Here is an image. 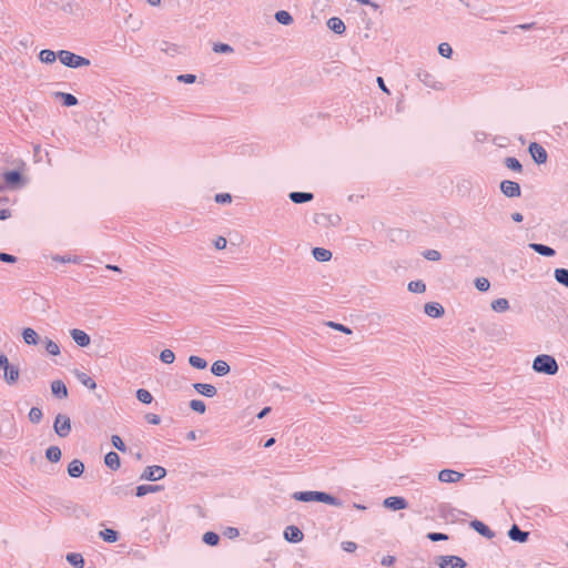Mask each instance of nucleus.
Masks as SVG:
<instances>
[{
  "label": "nucleus",
  "mask_w": 568,
  "mask_h": 568,
  "mask_svg": "<svg viewBox=\"0 0 568 568\" xmlns=\"http://www.w3.org/2000/svg\"><path fill=\"white\" fill-rule=\"evenodd\" d=\"M136 398L143 404H151L153 400L152 394L144 388H140L136 390Z\"/></svg>",
  "instance_id": "42"
},
{
  "label": "nucleus",
  "mask_w": 568,
  "mask_h": 568,
  "mask_svg": "<svg viewBox=\"0 0 568 568\" xmlns=\"http://www.w3.org/2000/svg\"><path fill=\"white\" fill-rule=\"evenodd\" d=\"M196 80V77L194 74H180L178 77V81L179 82H183V83H194Z\"/></svg>",
  "instance_id": "58"
},
{
  "label": "nucleus",
  "mask_w": 568,
  "mask_h": 568,
  "mask_svg": "<svg viewBox=\"0 0 568 568\" xmlns=\"http://www.w3.org/2000/svg\"><path fill=\"white\" fill-rule=\"evenodd\" d=\"M327 27L337 34H343L346 30L345 23L337 17L328 19Z\"/></svg>",
  "instance_id": "22"
},
{
  "label": "nucleus",
  "mask_w": 568,
  "mask_h": 568,
  "mask_svg": "<svg viewBox=\"0 0 568 568\" xmlns=\"http://www.w3.org/2000/svg\"><path fill=\"white\" fill-rule=\"evenodd\" d=\"M99 535H100V537H101L104 541L110 542V544L115 542V541L119 539V534H118V531H115V530H113V529H111V528H106V529H104V530H101V531L99 532Z\"/></svg>",
  "instance_id": "36"
},
{
  "label": "nucleus",
  "mask_w": 568,
  "mask_h": 568,
  "mask_svg": "<svg viewBox=\"0 0 568 568\" xmlns=\"http://www.w3.org/2000/svg\"><path fill=\"white\" fill-rule=\"evenodd\" d=\"M125 22L130 26V28L132 29V31H139L142 27V20L138 19V18H134L132 13H130L126 19H125Z\"/></svg>",
  "instance_id": "45"
},
{
  "label": "nucleus",
  "mask_w": 568,
  "mask_h": 568,
  "mask_svg": "<svg viewBox=\"0 0 568 568\" xmlns=\"http://www.w3.org/2000/svg\"><path fill=\"white\" fill-rule=\"evenodd\" d=\"M70 335L74 343L79 345L80 347H87L90 345L91 338L89 334H87L82 329L73 328L70 331Z\"/></svg>",
  "instance_id": "10"
},
{
  "label": "nucleus",
  "mask_w": 568,
  "mask_h": 568,
  "mask_svg": "<svg viewBox=\"0 0 568 568\" xmlns=\"http://www.w3.org/2000/svg\"><path fill=\"white\" fill-rule=\"evenodd\" d=\"M67 560L70 565H72L75 568L84 567V559L81 554L70 552L67 555Z\"/></svg>",
  "instance_id": "33"
},
{
  "label": "nucleus",
  "mask_w": 568,
  "mask_h": 568,
  "mask_svg": "<svg viewBox=\"0 0 568 568\" xmlns=\"http://www.w3.org/2000/svg\"><path fill=\"white\" fill-rule=\"evenodd\" d=\"M160 50L170 55H175L176 53L180 52L179 47L176 44L170 43L168 41H162L160 43Z\"/></svg>",
  "instance_id": "40"
},
{
  "label": "nucleus",
  "mask_w": 568,
  "mask_h": 568,
  "mask_svg": "<svg viewBox=\"0 0 568 568\" xmlns=\"http://www.w3.org/2000/svg\"><path fill=\"white\" fill-rule=\"evenodd\" d=\"M470 527L474 530H476L478 534H480L481 536H484L488 539H491L495 537V532L480 520L475 519V520L470 521Z\"/></svg>",
  "instance_id": "13"
},
{
  "label": "nucleus",
  "mask_w": 568,
  "mask_h": 568,
  "mask_svg": "<svg viewBox=\"0 0 568 568\" xmlns=\"http://www.w3.org/2000/svg\"><path fill=\"white\" fill-rule=\"evenodd\" d=\"M3 179L8 185L14 186L21 182L22 175L18 171H8L3 174Z\"/></svg>",
  "instance_id": "29"
},
{
  "label": "nucleus",
  "mask_w": 568,
  "mask_h": 568,
  "mask_svg": "<svg viewBox=\"0 0 568 568\" xmlns=\"http://www.w3.org/2000/svg\"><path fill=\"white\" fill-rule=\"evenodd\" d=\"M423 256L428 261H439L442 254L437 250H427L423 253Z\"/></svg>",
  "instance_id": "54"
},
{
  "label": "nucleus",
  "mask_w": 568,
  "mask_h": 568,
  "mask_svg": "<svg viewBox=\"0 0 568 568\" xmlns=\"http://www.w3.org/2000/svg\"><path fill=\"white\" fill-rule=\"evenodd\" d=\"M505 165L513 171L521 172L523 170L520 162L516 158H506Z\"/></svg>",
  "instance_id": "46"
},
{
  "label": "nucleus",
  "mask_w": 568,
  "mask_h": 568,
  "mask_svg": "<svg viewBox=\"0 0 568 568\" xmlns=\"http://www.w3.org/2000/svg\"><path fill=\"white\" fill-rule=\"evenodd\" d=\"M232 201V196L229 193H219L215 195V202L220 204L230 203Z\"/></svg>",
  "instance_id": "57"
},
{
  "label": "nucleus",
  "mask_w": 568,
  "mask_h": 568,
  "mask_svg": "<svg viewBox=\"0 0 568 568\" xmlns=\"http://www.w3.org/2000/svg\"><path fill=\"white\" fill-rule=\"evenodd\" d=\"M394 562H395V557H393V556H385L382 559V565L386 566V567L393 566Z\"/></svg>",
  "instance_id": "64"
},
{
  "label": "nucleus",
  "mask_w": 568,
  "mask_h": 568,
  "mask_svg": "<svg viewBox=\"0 0 568 568\" xmlns=\"http://www.w3.org/2000/svg\"><path fill=\"white\" fill-rule=\"evenodd\" d=\"M189 363L192 367L197 369H204L207 366V362L204 358L196 355H191L189 357Z\"/></svg>",
  "instance_id": "41"
},
{
  "label": "nucleus",
  "mask_w": 568,
  "mask_h": 568,
  "mask_svg": "<svg viewBox=\"0 0 568 568\" xmlns=\"http://www.w3.org/2000/svg\"><path fill=\"white\" fill-rule=\"evenodd\" d=\"M464 477V474L453 470V469H443L438 474V479L442 483H457Z\"/></svg>",
  "instance_id": "11"
},
{
  "label": "nucleus",
  "mask_w": 568,
  "mask_h": 568,
  "mask_svg": "<svg viewBox=\"0 0 568 568\" xmlns=\"http://www.w3.org/2000/svg\"><path fill=\"white\" fill-rule=\"evenodd\" d=\"M203 541L209 546H216L220 541V536L213 531H207L203 535Z\"/></svg>",
  "instance_id": "43"
},
{
  "label": "nucleus",
  "mask_w": 568,
  "mask_h": 568,
  "mask_svg": "<svg viewBox=\"0 0 568 568\" xmlns=\"http://www.w3.org/2000/svg\"><path fill=\"white\" fill-rule=\"evenodd\" d=\"M51 392L58 398H65L68 396V389L65 384L58 379L51 383Z\"/></svg>",
  "instance_id": "20"
},
{
  "label": "nucleus",
  "mask_w": 568,
  "mask_h": 568,
  "mask_svg": "<svg viewBox=\"0 0 568 568\" xmlns=\"http://www.w3.org/2000/svg\"><path fill=\"white\" fill-rule=\"evenodd\" d=\"M162 487L159 486V485H140L136 487V491H135V495L138 497H143L148 494H151V493H156L161 489Z\"/></svg>",
  "instance_id": "31"
},
{
  "label": "nucleus",
  "mask_w": 568,
  "mask_h": 568,
  "mask_svg": "<svg viewBox=\"0 0 568 568\" xmlns=\"http://www.w3.org/2000/svg\"><path fill=\"white\" fill-rule=\"evenodd\" d=\"M407 501L403 497L392 496L384 500V506L392 510H402L407 508Z\"/></svg>",
  "instance_id": "12"
},
{
  "label": "nucleus",
  "mask_w": 568,
  "mask_h": 568,
  "mask_svg": "<svg viewBox=\"0 0 568 568\" xmlns=\"http://www.w3.org/2000/svg\"><path fill=\"white\" fill-rule=\"evenodd\" d=\"M408 290L413 293H424L426 291V285L423 281H412L408 284Z\"/></svg>",
  "instance_id": "47"
},
{
  "label": "nucleus",
  "mask_w": 568,
  "mask_h": 568,
  "mask_svg": "<svg viewBox=\"0 0 568 568\" xmlns=\"http://www.w3.org/2000/svg\"><path fill=\"white\" fill-rule=\"evenodd\" d=\"M84 471V464L80 459H73L68 465V474L72 478H79Z\"/></svg>",
  "instance_id": "19"
},
{
  "label": "nucleus",
  "mask_w": 568,
  "mask_h": 568,
  "mask_svg": "<svg viewBox=\"0 0 568 568\" xmlns=\"http://www.w3.org/2000/svg\"><path fill=\"white\" fill-rule=\"evenodd\" d=\"M226 239L223 236H217L214 241V246L216 250H223L226 247Z\"/></svg>",
  "instance_id": "60"
},
{
  "label": "nucleus",
  "mask_w": 568,
  "mask_h": 568,
  "mask_svg": "<svg viewBox=\"0 0 568 568\" xmlns=\"http://www.w3.org/2000/svg\"><path fill=\"white\" fill-rule=\"evenodd\" d=\"M160 359L165 364H172L175 359V355L171 349H163L160 353Z\"/></svg>",
  "instance_id": "51"
},
{
  "label": "nucleus",
  "mask_w": 568,
  "mask_h": 568,
  "mask_svg": "<svg viewBox=\"0 0 568 568\" xmlns=\"http://www.w3.org/2000/svg\"><path fill=\"white\" fill-rule=\"evenodd\" d=\"M22 337L24 343L28 345H37L40 339L38 333L30 327H27L22 331Z\"/></svg>",
  "instance_id": "24"
},
{
  "label": "nucleus",
  "mask_w": 568,
  "mask_h": 568,
  "mask_svg": "<svg viewBox=\"0 0 568 568\" xmlns=\"http://www.w3.org/2000/svg\"><path fill=\"white\" fill-rule=\"evenodd\" d=\"M0 261L4 262V263H14L17 261V257L11 255V254L1 252L0 253Z\"/></svg>",
  "instance_id": "63"
},
{
  "label": "nucleus",
  "mask_w": 568,
  "mask_h": 568,
  "mask_svg": "<svg viewBox=\"0 0 568 568\" xmlns=\"http://www.w3.org/2000/svg\"><path fill=\"white\" fill-rule=\"evenodd\" d=\"M438 53L444 58H450L453 54V49L448 43L443 42L438 45Z\"/></svg>",
  "instance_id": "53"
},
{
  "label": "nucleus",
  "mask_w": 568,
  "mask_h": 568,
  "mask_svg": "<svg viewBox=\"0 0 568 568\" xmlns=\"http://www.w3.org/2000/svg\"><path fill=\"white\" fill-rule=\"evenodd\" d=\"M61 449L58 446H50L45 450V457L51 463H58L61 459Z\"/></svg>",
  "instance_id": "34"
},
{
  "label": "nucleus",
  "mask_w": 568,
  "mask_h": 568,
  "mask_svg": "<svg viewBox=\"0 0 568 568\" xmlns=\"http://www.w3.org/2000/svg\"><path fill=\"white\" fill-rule=\"evenodd\" d=\"M52 260L55 261V262H61V263H80L81 262V258L77 255L74 256H71V255H68V256H61V255H54L52 256Z\"/></svg>",
  "instance_id": "48"
},
{
  "label": "nucleus",
  "mask_w": 568,
  "mask_h": 568,
  "mask_svg": "<svg viewBox=\"0 0 568 568\" xmlns=\"http://www.w3.org/2000/svg\"><path fill=\"white\" fill-rule=\"evenodd\" d=\"M418 80L426 87L434 90H444V84L435 79V77L426 70H418L416 73Z\"/></svg>",
  "instance_id": "7"
},
{
  "label": "nucleus",
  "mask_w": 568,
  "mask_h": 568,
  "mask_svg": "<svg viewBox=\"0 0 568 568\" xmlns=\"http://www.w3.org/2000/svg\"><path fill=\"white\" fill-rule=\"evenodd\" d=\"M491 310L497 313H504L509 310V302L507 298L500 297L497 300H494L490 304Z\"/></svg>",
  "instance_id": "30"
},
{
  "label": "nucleus",
  "mask_w": 568,
  "mask_h": 568,
  "mask_svg": "<svg viewBox=\"0 0 568 568\" xmlns=\"http://www.w3.org/2000/svg\"><path fill=\"white\" fill-rule=\"evenodd\" d=\"M213 51L216 53H232L234 49L226 43H215L213 45Z\"/></svg>",
  "instance_id": "52"
},
{
  "label": "nucleus",
  "mask_w": 568,
  "mask_h": 568,
  "mask_svg": "<svg viewBox=\"0 0 568 568\" xmlns=\"http://www.w3.org/2000/svg\"><path fill=\"white\" fill-rule=\"evenodd\" d=\"M58 57L61 63L69 68H80L90 65L89 59L78 55L68 50H60L58 52Z\"/></svg>",
  "instance_id": "3"
},
{
  "label": "nucleus",
  "mask_w": 568,
  "mask_h": 568,
  "mask_svg": "<svg viewBox=\"0 0 568 568\" xmlns=\"http://www.w3.org/2000/svg\"><path fill=\"white\" fill-rule=\"evenodd\" d=\"M77 378H78V381L82 385H84L89 389H95L97 388V383L89 375H87L85 373H78L77 374Z\"/></svg>",
  "instance_id": "39"
},
{
  "label": "nucleus",
  "mask_w": 568,
  "mask_h": 568,
  "mask_svg": "<svg viewBox=\"0 0 568 568\" xmlns=\"http://www.w3.org/2000/svg\"><path fill=\"white\" fill-rule=\"evenodd\" d=\"M554 276L559 284L568 288V268H556Z\"/></svg>",
  "instance_id": "35"
},
{
  "label": "nucleus",
  "mask_w": 568,
  "mask_h": 568,
  "mask_svg": "<svg viewBox=\"0 0 568 568\" xmlns=\"http://www.w3.org/2000/svg\"><path fill=\"white\" fill-rule=\"evenodd\" d=\"M532 369L540 374L555 375L559 367L554 356L541 354L535 357L532 362Z\"/></svg>",
  "instance_id": "2"
},
{
  "label": "nucleus",
  "mask_w": 568,
  "mask_h": 568,
  "mask_svg": "<svg viewBox=\"0 0 568 568\" xmlns=\"http://www.w3.org/2000/svg\"><path fill=\"white\" fill-rule=\"evenodd\" d=\"M529 532L523 531L517 525H513L508 530V537L513 541L525 542L527 541Z\"/></svg>",
  "instance_id": "17"
},
{
  "label": "nucleus",
  "mask_w": 568,
  "mask_h": 568,
  "mask_svg": "<svg viewBox=\"0 0 568 568\" xmlns=\"http://www.w3.org/2000/svg\"><path fill=\"white\" fill-rule=\"evenodd\" d=\"M42 344L44 345L45 351L53 356H57L60 354V347L59 345L52 341L49 337H44L42 341Z\"/></svg>",
  "instance_id": "32"
},
{
  "label": "nucleus",
  "mask_w": 568,
  "mask_h": 568,
  "mask_svg": "<svg viewBox=\"0 0 568 568\" xmlns=\"http://www.w3.org/2000/svg\"><path fill=\"white\" fill-rule=\"evenodd\" d=\"M342 548L347 551V552H353L356 550L357 548V545L353 541H343L342 542Z\"/></svg>",
  "instance_id": "61"
},
{
  "label": "nucleus",
  "mask_w": 568,
  "mask_h": 568,
  "mask_svg": "<svg viewBox=\"0 0 568 568\" xmlns=\"http://www.w3.org/2000/svg\"><path fill=\"white\" fill-rule=\"evenodd\" d=\"M4 369V379L8 384H14L19 378V368L8 365Z\"/></svg>",
  "instance_id": "27"
},
{
  "label": "nucleus",
  "mask_w": 568,
  "mask_h": 568,
  "mask_svg": "<svg viewBox=\"0 0 568 568\" xmlns=\"http://www.w3.org/2000/svg\"><path fill=\"white\" fill-rule=\"evenodd\" d=\"M58 54L49 49H43L39 53V59L43 63H53L57 59Z\"/></svg>",
  "instance_id": "38"
},
{
  "label": "nucleus",
  "mask_w": 568,
  "mask_h": 568,
  "mask_svg": "<svg viewBox=\"0 0 568 568\" xmlns=\"http://www.w3.org/2000/svg\"><path fill=\"white\" fill-rule=\"evenodd\" d=\"M427 538L432 541H443V540H447L448 536L443 532H429L427 535Z\"/></svg>",
  "instance_id": "56"
},
{
  "label": "nucleus",
  "mask_w": 568,
  "mask_h": 568,
  "mask_svg": "<svg viewBox=\"0 0 568 568\" xmlns=\"http://www.w3.org/2000/svg\"><path fill=\"white\" fill-rule=\"evenodd\" d=\"M230 371V365L222 359L215 361L211 366V373L217 377L227 375Z\"/></svg>",
  "instance_id": "14"
},
{
  "label": "nucleus",
  "mask_w": 568,
  "mask_h": 568,
  "mask_svg": "<svg viewBox=\"0 0 568 568\" xmlns=\"http://www.w3.org/2000/svg\"><path fill=\"white\" fill-rule=\"evenodd\" d=\"M275 20L284 26H290L293 22V17L288 11L280 10L275 13Z\"/></svg>",
  "instance_id": "37"
},
{
  "label": "nucleus",
  "mask_w": 568,
  "mask_h": 568,
  "mask_svg": "<svg viewBox=\"0 0 568 568\" xmlns=\"http://www.w3.org/2000/svg\"><path fill=\"white\" fill-rule=\"evenodd\" d=\"M288 197L292 202L301 204L312 201L314 195L310 192H291Z\"/></svg>",
  "instance_id": "21"
},
{
  "label": "nucleus",
  "mask_w": 568,
  "mask_h": 568,
  "mask_svg": "<svg viewBox=\"0 0 568 568\" xmlns=\"http://www.w3.org/2000/svg\"><path fill=\"white\" fill-rule=\"evenodd\" d=\"M111 442H112V445L120 452H125L126 450V446L125 444L123 443V440L121 439V437L119 435H113L111 437Z\"/></svg>",
  "instance_id": "55"
},
{
  "label": "nucleus",
  "mask_w": 568,
  "mask_h": 568,
  "mask_svg": "<svg viewBox=\"0 0 568 568\" xmlns=\"http://www.w3.org/2000/svg\"><path fill=\"white\" fill-rule=\"evenodd\" d=\"M104 463L112 470H116L120 467V457L115 452H109L104 457Z\"/></svg>",
  "instance_id": "28"
},
{
  "label": "nucleus",
  "mask_w": 568,
  "mask_h": 568,
  "mask_svg": "<svg viewBox=\"0 0 568 568\" xmlns=\"http://www.w3.org/2000/svg\"><path fill=\"white\" fill-rule=\"evenodd\" d=\"M328 325H329L331 327H333V328L337 329V331L343 332V333H346V334H351V333H352V331H351L348 327H346V326H344V325H342V324L334 323V322H329V323H328Z\"/></svg>",
  "instance_id": "62"
},
{
  "label": "nucleus",
  "mask_w": 568,
  "mask_h": 568,
  "mask_svg": "<svg viewBox=\"0 0 568 568\" xmlns=\"http://www.w3.org/2000/svg\"><path fill=\"white\" fill-rule=\"evenodd\" d=\"M528 151L537 164H544L547 161V151L537 142L529 144Z\"/></svg>",
  "instance_id": "8"
},
{
  "label": "nucleus",
  "mask_w": 568,
  "mask_h": 568,
  "mask_svg": "<svg viewBox=\"0 0 568 568\" xmlns=\"http://www.w3.org/2000/svg\"><path fill=\"white\" fill-rule=\"evenodd\" d=\"M53 95L57 99H60L62 101V104L65 106H73L78 104V99L71 93L54 92Z\"/></svg>",
  "instance_id": "26"
},
{
  "label": "nucleus",
  "mask_w": 568,
  "mask_h": 568,
  "mask_svg": "<svg viewBox=\"0 0 568 568\" xmlns=\"http://www.w3.org/2000/svg\"><path fill=\"white\" fill-rule=\"evenodd\" d=\"M425 313L433 318H438L444 315V307L436 302L426 303L424 306Z\"/></svg>",
  "instance_id": "15"
},
{
  "label": "nucleus",
  "mask_w": 568,
  "mask_h": 568,
  "mask_svg": "<svg viewBox=\"0 0 568 568\" xmlns=\"http://www.w3.org/2000/svg\"><path fill=\"white\" fill-rule=\"evenodd\" d=\"M500 190L507 197L520 196V185L517 182L505 180L500 183Z\"/></svg>",
  "instance_id": "9"
},
{
  "label": "nucleus",
  "mask_w": 568,
  "mask_h": 568,
  "mask_svg": "<svg viewBox=\"0 0 568 568\" xmlns=\"http://www.w3.org/2000/svg\"><path fill=\"white\" fill-rule=\"evenodd\" d=\"M165 475H166V469L164 467L153 465V466L145 467V469L143 470V473L141 475V479L156 481V480L164 478Z\"/></svg>",
  "instance_id": "6"
},
{
  "label": "nucleus",
  "mask_w": 568,
  "mask_h": 568,
  "mask_svg": "<svg viewBox=\"0 0 568 568\" xmlns=\"http://www.w3.org/2000/svg\"><path fill=\"white\" fill-rule=\"evenodd\" d=\"M293 498L304 503L320 501L336 507L342 506V501L338 498L323 491H296L293 494Z\"/></svg>",
  "instance_id": "1"
},
{
  "label": "nucleus",
  "mask_w": 568,
  "mask_h": 568,
  "mask_svg": "<svg viewBox=\"0 0 568 568\" xmlns=\"http://www.w3.org/2000/svg\"><path fill=\"white\" fill-rule=\"evenodd\" d=\"M475 286L480 292H486L490 287V283L486 277H477L475 280Z\"/></svg>",
  "instance_id": "50"
},
{
  "label": "nucleus",
  "mask_w": 568,
  "mask_h": 568,
  "mask_svg": "<svg viewBox=\"0 0 568 568\" xmlns=\"http://www.w3.org/2000/svg\"><path fill=\"white\" fill-rule=\"evenodd\" d=\"M190 407L192 410L199 413V414H204L205 413V409H206V406H205V403L203 400H200V399H192L190 402Z\"/></svg>",
  "instance_id": "49"
},
{
  "label": "nucleus",
  "mask_w": 568,
  "mask_h": 568,
  "mask_svg": "<svg viewBox=\"0 0 568 568\" xmlns=\"http://www.w3.org/2000/svg\"><path fill=\"white\" fill-rule=\"evenodd\" d=\"M43 417L42 410L39 407H32L29 412V420L32 424H38Z\"/></svg>",
  "instance_id": "44"
},
{
  "label": "nucleus",
  "mask_w": 568,
  "mask_h": 568,
  "mask_svg": "<svg viewBox=\"0 0 568 568\" xmlns=\"http://www.w3.org/2000/svg\"><path fill=\"white\" fill-rule=\"evenodd\" d=\"M145 419L148 423L152 425H159L161 423V418L156 414L149 413L145 415Z\"/></svg>",
  "instance_id": "59"
},
{
  "label": "nucleus",
  "mask_w": 568,
  "mask_h": 568,
  "mask_svg": "<svg viewBox=\"0 0 568 568\" xmlns=\"http://www.w3.org/2000/svg\"><path fill=\"white\" fill-rule=\"evenodd\" d=\"M53 429L59 437H68L71 433L70 417L64 414H58L53 423Z\"/></svg>",
  "instance_id": "4"
},
{
  "label": "nucleus",
  "mask_w": 568,
  "mask_h": 568,
  "mask_svg": "<svg viewBox=\"0 0 568 568\" xmlns=\"http://www.w3.org/2000/svg\"><path fill=\"white\" fill-rule=\"evenodd\" d=\"M284 537L290 542H300L303 539V532L296 526H287L284 531Z\"/></svg>",
  "instance_id": "16"
},
{
  "label": "nucleus",
  "mask_w": 568,
  "mask_h": 568,
  "mask_svg": "<svg viewBox=\"0 0 568 568\" xmlns=\"http://www.w3.org/2000/svg\"><path fill=\"white\" fill-rule=\"evenodd\" d=\"M312 254L318 262H328L332 258V252L324 247H314Z\"/></svg>",
  "instance_id": "25"
},
{
  "label": "nucleus",
  "mask_w": 568,
  "mask_h": 568,
  "mask_svg": "<svg viewBox=\"0 0 568 568\" xmlns=\"http://www.w3.org/2000/svg\"><path fill=\"white\" fill-rule=\"evenodd\" d=\"M439 568H465L466 561L458 556L445 555L437 557L436 560Z\"/></svg>",
  "instance_id": "5"
},
{
  "label": "nucleus",
  "mask_w": 568,
  "mask_h": 568,
  "mask_svg": "<svg viewBox=\"0 0 568 568\" xmlns=\"http://www.w3.org/2000/svg\"><path fill=\"white\" fill-rule=\"evenodd\" d=\"M529 247L542 256L551 257L556 254V252L552 247L544 245V244L530 243Z\"/></svg>",
  "instance_id": "23"
},
{
  "label": "nucleus",
  "mask_w": 568,
  "mask_h": 568,
  "mask_svg": "<svg viewBox=\"0 0 568 568\" xmlns=\"http://www.w3.org/2000/svg\"><path fill=\"white\" fill-rule=\"evenodd\" d=\"M193 388L201 395L206 397H214L217 394V389L215 386L205 383H195L193 384Z\"/></svg>",
  "instance_id": "18"
}]
</instances>
